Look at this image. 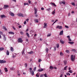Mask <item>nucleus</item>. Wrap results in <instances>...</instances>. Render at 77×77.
Instances as JSON below:
<instances>
[{
	"label": "nucleus",
	"mask_w": 77,
	"mask_h": 77,
	"mask_svg": "<svg viewBox=\"0 0 77 77\" xmlns=\"http://www.w3.org/2000/svg\"><path fill=\"white\" fill-rule=\"evenodd\" d=\"M17 56V54H13L12 57L13 58H14V57H16V56Z\"/></svg>",
	"instance_id": "f8f14e48"
},
{
	"label": "nucleus",
	"mask_w": 77,
	"mask_h": 77,
	"mask_svg": "<svg viewBox=\"0 0 77 77\" xmlns=\"http://www.w3.org/2000/svg\"><path fill=\"white\" fill-rule=\"evenodd\" d=\"M51 10V8H49L48 9H46V11H50Z\"/></svg>",
	"instance_id": "393cba45"
},
{
	"label": "nucleus",
	"mask_w": 77,
	"mask_h": 77,
	"mask_svg": "<svg viewBox=\"0 0 77 77\" xmlns=\"http://www.w3.org/2000/svg\"><path fill=\"white\" fill-rule=\"evenodd\" d=\"M72 5H73V6H75V3L74 2L72 3Z\"/></svg>",
	"instance_id": "473e14b6"
},
{
	"label": "nucleus",
	"mask_w": 77,
	"mask_h": 77,
	"mask_svg": "<svg viewBox=\"0 0 77 77\" xmlns=\"http://www.w3.org/2000/svg\"><path fill=\"white\" fill-rule=\"evenodd\" d=\"M69 42H71L72 41V40H71V39H70V38H69Z\"/></svg>",
	"instance_id": "bf43d9fd"
},
{
	"label": "nucleus",
	"mask_w": 77,
	"mask_h": 77,
	"mask_svg": "<svg viewBox=\"0 0 77 77\" xmlns=\"http://www.w3.org/2000/svg\"><path fill=\"white\" fill-rule=\"evenodd\" d=\"M56 47H57V48H59V44H57Z\"/></svg>",
	"instance_id": "ea45409f"
},
{
	"label": "nucleus",
	"mask_w": 77,
	"mask_h": 77,
	"mask_svg": "<svg viewBox=\"0 0 77 77\" xmlns=\"http://www.w3.org/2000/svg\"><path fill=\"white\" fill-rule=\"evenodd\" d=\"M4 70H5V72H8V70L7 68H4Z\"/></svg>",
	"instance_id": "cd10ccee"
},
{
	"label": "nucleus",
	"mask_w": 77,
	"mask_h": 77,
	"mask_svg": "<svg viewBox=\"0 0 77 77\" xmlns=\"http://www.w3.org/2000/svg\"><path fill=\"white\" fill-rule=\"evenodd\" d=\"M44 76L45 77H48V76L46 74H45L44 75Z\"/></svg>",
	"instance_id": "a19ab883"
},
{
	"label": "nucleus",
	"mask_w": 77,
	"mask_h": 77,
	"mask_svg": "<svg viewBox=\"0 0 77 77\" xmlns=\"http://www.w3.org/2000/svg\"><path fill=\"white\" fill-rule=\"evenodd\" d=\"M49 69L51 70H53V69H54V68L52 66H50L49 67Z\"/></svg>",
	"instance_id": "a211bd4d"
},
{
	"label": "nucleus",
	"mask_w": 77,
	"mask_h": 77,
	"mask_svg": "<svg viewBox=\"0 0 77 77\" xmlns=\"http://www.w3.org/2000/svg\"><path fill=\"white\" fill-rule=\"evenodd\" d=\"M34 20H35V22H36V23H38V19H35Z\"/></svg>",
	"instance_id": "2f4dec72"
},
{
	"label": "nucleus",
	"mask_w": 77,
	"mask_h": 77,
	"mask_svg": "<svg viewBox=\"0 0 77 77\" xmlns=\"http://www.w3.org/2000/svg\"><path fill=\"white\" fill-rule=\"evenodd\" d=\"M55 11H56V10L54 9V11L52 12V14H55L56 13Z\"/></svg>",
	"instance_id": "5701e85b"
},
{
	"label": "nucleus",
	"mask_w": 77,
	"mask_h": 77,
	"mask_svg": "<svg viewBox=\"0 0 77 77\" xmlns=\"http://www.w3.org/2000/svg\"><path fill=\"white\" fill-rule=\"evenodd\" d=\"M29 19L28 18V19H26V21H27V22H28L29 21Z\"/></svg>",
	"instance_id": "052dcab7"
},
{
	"label": "nucleus",
	"mask_w": 77,
	"mask_h": 77,
	"mask_svg": "<svg viewBox=\"0 0 77 77\" xmlns=\"http://www.w3.org/2000/svg\"><path fill=\"white\" fill-rule=\"evenodd\" d=\"M24 50V49H23L22 50V55H24L25 54Z\"/></svg>",
	"instance_id": "4468645a"
},
{
	"label": "nucleus",
	"mask_w": 77,
	"mask_h": 77,
	"mask_svg": "<svg viewBox=\"0 0 77 77\" xmlns=\"http://www.w3.org/2000/svg\"><path fill=\"white\" fill-rule=\"evenodd\" d=\"M9 52L8 50H7V55H9Z\"/></svg>",
	"instance_id": "a878e982"
},
{
	"label": "nucleus",
	"mask_w": 77,
	"mask_h": 77,
	"mask_svg": "<svg viewBox=\"0 0 77 77\" xmlns=\"http://www.w3.org/2000/svg\"><path fill=\"white\" fill-rule=\"evenodd\" d=\"M26 24V21H24V24Z\"/></svg>",
	"instance_id": "69168bd1"
},
{
	"label": "nucleus",
	"mask_w": 77,
	"mask_h": 77,
	"mask_svg": "<svg viewBox=\"0 0 77 77\" xmlns=\"http://www.w3.org/2000/svg\"><path fill=\"white\" fill-rule=\"evenodd\" d=\"M64 65H65L66 64V63H67V62H66V61H64Z\"/></svg>",
	"instance_id": "4c0bfd02"
},
{
	"label": "nucleus",
	"mask_w": 77,
	"mask_h": 77,
	"mask_svg": "<svg viewBox=\"0 0 77 77\" xmlns=\"http://www.w3.org/2000/svg\"><path fill=\"white\" fill-rule=\"evenodd\" d=\"M44 76V74H42L40 75V77H43Z\"/></svg>",
	"instance_id": "8fccbe9b"
},
{
	"label": "nucleus",
	"mask_w": 77,
	"mask_h": 77,
	"mask_svg": "<svg viewBox=\"0 0 77 77\" xmlns=\"http://www.w3.org/2000/svg\"><path fill=\"white\" fill-rule=\"evenodd\" d=\"M67 67V66H65L64 68V70H66V68Z\"/></svg>",
	"instance_id": "c03bdc74"
},
{
	"label": "nucleus",
	"mask_w": 77,
	"mask_h": 77,
	"mask_svg": "<svg viewBox=\"0 0 77 77\" xmlns=\"http://www.w3.org/2000/svg\"><path fill=\"white\" fill-rule=\"evenodd\" d=\"M36 67H34V71H35L36 69Z\"/></svg>",
	"instance_id": "4d7b16f0"
},
{
	"label": "nucleus",
	"mask_w": 77,
	"mask_h": 77,
	"mask_svg": "<svg viewBox=\"0 0 77 77\" xmlns=\"http://www.w3.org/2000/svg\"><path fill=\"white\" fill-rule=\"evenodd\" d=\"M3 34V32H0V34L1 35H2Z\"/></svg>",
	"instance_id": "a18cd8bd"
},
{
	"label": "nucleus",
	"mask_w": 77,
	"mask_h": 77,
	"mask_svg": "<svg viewBox=\"0 0 77 77\" xmlns=\"http://www.w3.org/2000/svg\"><path fill=\"white\" fill-rule=\"evenodd\" d=\"M24 5L25 6V5H29V4L28 3H24Z\"/></svg>",
	"instance_id": "c9c22d12"
},
{
	"label": "nucleus",
	"mask_w": 77,
	"mask_h": 77,
	"mask_svg": "<svg viewBox=\"0 0 77 77\" xmlns=\"http://www.w3.org/2000/svg\"><path fill=\"white\" fill-rule=\"evenodd\" d=\"M4 50V48L3 47H1L0 48V51H2Z\"/></svg>",
	"instance_id": "bb28decb"
},
{
	"label": "nucleus",
	"mask_w": 77,
	"mask_h": 77,
	"mask_svg": "<svg viewBox=\"0 0 77 77\" xmlns=\"http://www.w3.org/2000/svg\"><path fill=\"white\" fill-rule=\"evenodd\" d=\"M65 27L67 29L69 28V27L68 26H65Z\"/></svg>",
	"instance_id": "864d4df0"
},
{
	"label": "nucleus",
	"mask_w": 77,
	"mask_h": 77,
	"mask_svg": "<svg viewBox=\"0 0 77 77\" xmlns=\"http://www.w3.org/2000/svg\"><path fill=\"white\" fill-rule=\"evenodd\" d=\"M63 30H62V31H60V35H62L63 34Z\"/></svg>",
	"instance_id": "f3484780"
},
{
	"label": "nucleus",
	"mask_w": 77,
	"mask_h": 77,
	"mask_svg": "<svg viewBox=\"0 0 77 77\" xmlns=\"http://www.w3.org/2000/svg\"><path fill=\"white\" fill-rule=\"evenodd\" d=\"M3 28L4 29H5V31L7 30V29L6 28V27H5V26H4L3 27Z\"/></svg>",
	"instance_id": "72a5a7b5"
},
{
	"label": "nucleus",
	"mask_w": 77,
	"mask_h": 77,
	"mask_svg": "<svg viewBox=\"0 0 77 77\" xmlns=\"http://www.w3.org/2000/svg\"><path fill=\"white\" fill-rule=\"evenodd\" d=\"M67 38H68L69 39V38H70V36L69 35V36H67Z\"/></svg>",
	"instance_id": "e2e57ef3"
},
{
	"label": "nucleus",
	"mask_w": 77,
	"mask_h": 77,
	"mask_svg": "<svg viewBox=\"0 0 77 77\" xmlns=\"http://www.w3.org/2000/svg\"><path fill=\"white\" fill-rule=\"evenodd\" d=\"M20 34L22 35H23V34H24V33H23V32H20Z\"/></svg>",
	"instance_id": "de8ad7c7"
},
{
	"label": "nucleus",
	"mask_w": 77,
	"mask_h": 77,
	"mask_svg": "<svg viewBox=\"0 0 77 77\" xmlns=\"http://www.w3.org/2000/svg\"><path fill=\"white\" fill-rule=\"evenodd\" d=\"M51 34H48L47 35V37H49V36H51Z\"/></svg>",
	"instance_id": "37998d69"
},
{
	"label": "nucleus",
	"mask_w": 77,
	"mask_h": 77,
	"mask_svg": "<svg viewBox=\"0 0 77 77\" xmlns=\"http://www.w3.org/2000/svg\"><path fill=\"white\" fill-rule=\"evenodd\" d=\"M44 26L43 27L44 28H46L47 27V24L46 23H44Z\"/></svg>",
	"instance_id": "412c9836"
},
{
	"label": "nucleus",
	"mask_w": 77,
	"mask_h": 77,
	"mask_svg": "<svg viewBox=\"0 0 77 77\" xmlns=\"http://www.w3.org/2000/svg\"><path fill=\"white\" fill-rule=\"evenodd\" d=\"M32 75H34V71H32Z\"/></svg>",
	"instance_id": "49530a36"
},
{
	"label": "nucleus",
	"mask_w": 77,
	"mask_h": 77,
	"mask_svg": "<svg viewBox=\"0 0 77 77\" xmlns=\"http://www.w3.org/2000/svg\"><path fill=\"white\" fill-rule=\"evenodd\" d=\"M75 55L73 56V55H71L70 59L72 61H74L75 60Z\"/></svg>",
	"instance_id": "f257e3e1"
},
{
	"label": "nucleus",
	"mask_w": 77,
	"mask_h": 77,
	"mask_svg": "<svg viewBox=\"0 0 77 77\" xmlns=\"http://www.w3.org/2000/svg\"><path fill=\"white\" fill-rule=\"evenodd\" d=\"M60 54L61 56H62L63 55V54L62 52H60Z\"/></svg>",
	"instance_id": "58836bf2"
},
{
	"label": "nucleus",
	"mask_w": 77,
	"mask_h": 77,
	"mask_svg": "<svg viewBox=\"0 0 77 77\" xmlns=\"http://www.w3.org/2000/svg\"><path fill=\"white\" fill-rule=\"evenodd\" d=\"M18 42L19 43H22L23 42V40L21 38H20L18 39Z\"/></svg>",
	"instance_id": "7ed1b4c3"
},
{
	"label": "nucleus",
	"mask_w": 77,
	"mask_h": 77,
	"mask_svg": "<svg viewBox=\"0 0 77 77\" xmlns=\"http://www.w3.org/2000/svg\"><path fill=\"white\" fill-rule=\"evenodd\" d=\"M50 4L51 5H52V6H54L55 7H56V5H55L54 3L51 2L50 3Z\"/></svg>",
	"instance_id": "9b49d317"
},
{
	"label": "nucleus",
	"mask_w": 77,
	"mask_h": 77,
	"mask_svg": "<svg viewBox=\"0 0 77 77\" xmlns=\"http://www.w3.org/2000/svg\"><path fill=\"white\" fill-rule=\"evenodd\" d=\"M11 52H13L14 51V48H13L12 47H11Z\"/></svg>",
	"instance_id": "6ab92c4d"
},
{
	"label": "nucleus",
	"mask_w": 77,
	"mask_h": 77,
	"mask_svg": "<svg viewBox=\"0 0 77 77\" xmlns=\"http://www.w3.org/2000/svg\"><path fill=\"white\" fill-rule=\"evenodd\" d=\"M3 36L4 37L3 40L5 42L6 41V38L5 37V35H3Z\"/></svg>",
	"instance_id": "9d476101"
},
{
	"label": "nucleus",
	"mask_w": 77,
	"mask_h": 77,
	"mask_svg": "<svg viewBox=\"0 0 77 77\" xmlns=\"http://www.w3.org/2000/svg\"><path fill=\"white\" fill-rule=\"evenodd\" d=\"M9 7V6L8 5H4V8L5 9H6L7 8H8Z\"/></svg>",
	"instance_id": "0eeeda50"
},
{
	"label": "nucleus",
	"mask_w": 77,
	"mask_h": 77,
	"mask_svg": "<svg viewBox=\"0 0 77 77\" xmlns=\"http://www.w3.org/2000/svg\"><path fill=\"white\" fill-rule=\"evenodd\" d=\"M1 18H5V16L4 14H3L1 15Z\"/></svg>",
	"instance_id": "dca6fc26"
},
{
	"label": "nucleus",
	"mask_w": 77,
	"mask_h": 77,
	"mask_svg": "<svg viewBox=\"0 0 77 77\" xmlns=\"http://www.w3.org/2000/svg\"><path fill=\"white\" fill-rule=\"evenodd\" d=\"M57 28L59 29H61L62 28V27L61 26H57Z\"/></svg>",
	"instance_id": "6e6552de"
},
{
	"label": "nucleus",
	"mask_w": 77,
	"mask_h": 77,
	"mask_svg": "<svg viewBox=\"0 0 77 77\" xmlns=\"http://www.w3.org/2000/svg\"><path fill=\"white\" fill-rule=\"evenodd\" d=\"M68 43H69V44H72L74 43V42H69Z\"/></svg>",
	"instance_id": "7c9ffc66"
},
{
	"label": "nucleus",
	"mask_w": 77,
	"mask_h": 77,
	"mask_svg": "<svg viewBox=\"0 0 77 77\" xmlns=\"http://www.w3.org/2000/svg\"><path fill=\"white\" fill-rule=\"evenodd\" d=\"M8 33H9V34H13V35L14 34V33L12 32H8Z\"/></svg>",
	"instance_id": "aec40b11"
},
{
	"label": "nucleus",
	"mask_w": 77,
	"mask_h": 77,
	"mask_svg": "<svg viewBox=\"0 0 77 77\" xmlns=\"http://www.w3.org/2000/svg\"><path fill=\"white\" fill-rule=\"evenodd\" d=\"M72 51H74L75 52L76 51V50H75V49H72Z\"/></svg>",
	"instance_id": "603ef678"
},
{
	"label": "nucleus",
	"mask_w": 77,
	"mask_h": 77,
	"mask_svg": "<svg viewBox=\"0 0 77 77\" xmlns=\"http://www.w3.org/2000/svg\"><path fill=\"white\" fill-rule=\"evenodd\" d=\"M18 16L19 17H24V15H23V14L21 13L18 14Z\"/></svg>",
	"instance_id": "20e7f679"
},
{
	"label": "nucleus",
	"mask_w": 77,
	"mask_h": 77,
	"mask_svg": "<svg viewBox=\"0 0 77 77\" xmlns=\"http://www.w3.org/2000/svg\"><path fill=\"white\" fill-rule=\"evenodd\" d=\"M29 69H30V70H31V71H32V68H29Z\"/></svg>",
	"instance_id": "338daca9"
},
{
	"label": "nucleus",
	"mask_w": 77,
	"mask_h": 77,
	"mask_svg": "<svg viewBox=\"0 0 77 77\" xmlns=\"http://www.w3.org/2000/svg\"><path fill=\"white\" fill-rule=\"evenodd\" d=\"M60 42L61 43L63 44L65 43L62 40H60Z\"/></svg>",
	"instance_id": "ddd939ff"
},
{
	"label": "nucleus",
	"mask_w": 77,
	"mask_h": 77,
	"mask_svg": "<svg viewBox=\"0 0 77 77\" xmlns=\"http://www.w3.org/2000/svg\"><path fill=\"white\" fill-rule=\"evenodd\" d=\"M1 69H0V73H1V75H2V72H1Z\"/></svg>",
	"instance_id": "13d9d810"
},
{
	"label": "nucleus",
	"mask_w": 77,
	"mask_h": 77,
	"mask_svg": "<svg viewBox=\"0 0 77 77\" xmlns=\"http://www.w3.org/2000/svg\"><path fill=\"white\" fill-rule=\"evenodd\" d=\"M62 76H63V74H61L60 77H62Z\"/></svg>",
	"instance_id": "774afa93"
},
{
	"label": "nucleus",
	"mask_w": 77,
	"mask_h": 77,
	"mask_svg": "<svg viewBox=\"0 0 77 77\" xmlns=\"http://www.w3.org/2000/svg\"><path fill=\"white\" fill-rule=\"evenodd\" d=\"M19 28H21L22 27V26H18Z\"/></svg>",
	"instance_id": "5fc2aeb1"
},
{
	"label": "nucleus",
	"mask_w": 77,
	"mask_h": 77,
	"mask_svg": "<svg viewBox=\"0 0 77 77\" xmlns=\"http://www.w3.org/2000/svg\"><path fill=\"white\" fill-rule=\"evenodd\" d=\"M68 72L70 73L71 74H72V71L71 70H70Z\"/></svg>",
	"instance_id": "c85d7f7f"
},
{
	"label": "nucleus",
	"mask_w": 77,
	"mask_h": 77,
	"mask_svg": "<svg viewBox=\"0 0 77 77\" xmlns=\"http://www.w3.org/2000/svg\"><path fill=\"white\" fill-rule=\"evenodd\" d=\"M45 50L46 52L47 53H48V51H49L48 48H45Z\"/></svg>",
	"instance_id": "2eb2a0df"
},
{
	"label": "nucleus",
	"mask_w": 77,
	"mask_h": 77,
	"mask_svg": "<svg viewBox=\"0 0 77 77\" xmlns=\"http://www.w3.org/2000/svg\"><path fill=\"white\" fill-rule=\"evenodd\" d=\"M28 53L30 54H31L34 53V52L33 51H31L30 52H28Z\"/></svg>",
	"instance_id": "4be33fe9"
},
{
	"label": "nucleus",
	"mask_w": 77,
	"mask_h": 77,
	"mask_svg": "<svg viewBox=\"0 0 77 77\" xmlns=\"http://www.w3.org/2000/svg\"><path fill=\"white\" fill-rule=\"evenodd\" d=\"M34 10H35L34 12H35V16L37 17H38V15L37 14H36L37 12V8H35Z\"/></svg>",
	"instance_id": "f03ea898"
},
{
	"label": "nucleus",
	"mask_w": 77,
	"mask_h": 77,
	"mask_svg": "<svg viewBox=\"0 0 77 77\" xmlns=\"http://www.w3.org/2000/svg\"><path fill=\"white\" fill-rule=\"evenodd\" d=\"M9 14L11 15L12 17H14V14L12 12H10L9 13Z\"/></svg>",
	"instance_id": "39448f33"
},
{
	"label": "nucleus",
	"mask_w": 77,
	"mask_h": 77,
	"mask_svg": "<svg viewBox=\"0 0 77 77\" xmlns=\"http://www.w3.org/2000/svg\"><path fill=\"white\" fill-rule=\"evenodd\" d=\"M6 62V61L5 60H0V63H5Z\"/></svg>",
	"instance_id": "423d86ee"
},
{
	"label": "nucleus",
	"mask_w": 77,
	"mask_h": 77,
	"mask_svg": "<svg viewBox=\"0 0 77 77\" xmlns=\"http://www.w3.org/2000/svg\"><path fill=\"white\" fill-rule=\"evenodd\" d=\"M42 61V60L39 59L38 60V62L40 63Z\"/></svg>",
	"instance_id": "6e6d98bb"
},
{
	"label": "nucleus",
	"mask_w": 77,
	"mask_h": 77,
	"mask_svg": "<svg viewBox=\"0 0 77 77\" xmlns=\"http://www.w3.org/2000/svg\"><path fill=\"white\" fill-rule=\"evenodd\" d=\"M72 13L74 14V11H72Z\"/></svg>",
	"instance_id": "0e129e2a"
},
{
	"label": "nucleus",
	"mask_w": 77,
	"mask_h": 77,
	"mask_svg": "<svg viewBox=\"0 0 77 77\" xmlns=\"http://www.w3.org/2000/svg\"><path fill=\"white\" fill-rule=\"evenodd\" d=\"M67 75H69L70 76V74L69 73H67L66 74Z\"/></svg>",
	"instance_id": "79ce46f5"
},
{
	"label": "nucleus",
	"mask_w": 77,
	"mask_h": 77,
	"mask_svg": "<svg viewBox=\"0 0 77 77\" xmlns=\"http://www.w3.org/2000/svg\"><path fill=\"white\" fill-rule=\"evenodd\" d=\"M41 10L42 11L44 10V8H41Z\"/></svg>",
	"instance_id": "3c124183"
},
{
	"label": "nucleus",
	"mask_w": 77,
	"mask_h": 77,
	"mask_svg": "<svg viewBox=\"0 0 77 77\" xmlns=\"http://www.w3.org/2000/svg\"><path fill=\"white\" fill-rule=\"evenodd\" d=\"M27 66V63H25V67L26 68Z\"/></svg>",
	"instance_id": "09e8293b"
},
{
	"label": "nucleus",
	"mask_w": 77,
	"mask_h": 77,
	"mask_svg": "<svg viewBox=\"0 0 77 77\" xmlns=\"http://www.w3.org/2000/svg\"><path fill=\"white\" fill-rule=\"evenodd\" d=\"M28 2L29 3V4H30V3H31V1L30 0H29L28 1Z\"/></svg>",
	"instance_id": "680f3d73"
},
{
	"label": "nucleus",
	"mask_w": 77,
	"mask_h": 77,
	"mask_svg": "<svg viewBox=\"0 0 77 77\" xmlns=\"http://www.w3.org/2000/svg\"><path fill=\"white\" fill-rule=\"evenodd\" d=\"M26 34L27 35V36L28 37V38H29V33L27 32H26Z\"/></svg>",
	"instance_id": "c756f323"
},
{
	"label": "nucleus",
	"mask_w": 77,
	"mask_h": 77,
	"mask_svg": "<svg viewBox=\"0 0 77 77\" xmlns=\"http://www.w3.org/2000/svg\"><path fill=\"white\" fill-rule=\"evenodd\" d=\"M61 3H62V4H63V5H65V1H63V2H61Z\"/></svg>",
	"instance_id": "f704fd0d"
},
{
	"label": "nucleus",
	"mask_w": 77,
	"mask_h": 77,
	"mask_svg": "<svg viewBox=\"0 0 77 77\" xmlns=\"http://www.w3.org/2000/svg\"><path fill=\"white\" fill-rule=\"evenodd\" d=\"M66 52L67 53H69L70 52L69 51V50H66Z\"/></svg>",
	"instance_id": "e433bc0d"
},
{
	"label": "nucleus",
	"mask_w": 77,
	"mask_h": 77,
	"mask_svg": "<svg viewBox=\"0 0 77 77\" xmlns=\"http://www.w3.org/2000/svg\"><path fill=\"white\" fill-rule=\"evenodd\" d=\"M43 70H45V69L41 68L38 69V72H41V71H43Z\"/></svg>",
	"instance_id": "1a4fd4ad"
},
{
	"label": "nucleus",
	"mask_w": 77,
	"mask_h": 77,
	"mask_svg": "<svg viewBox=\"0 0 77 77\" xmlns=\"http://www.w3.org/2000/svg\"><path fill=\"white\" fill-rule=\"evenodd\" d=\"M39 72L37 73L36 74V76L37 77H39Z\"/></svg>",
	"instance_id": "b1692460"
}]
</instances>
